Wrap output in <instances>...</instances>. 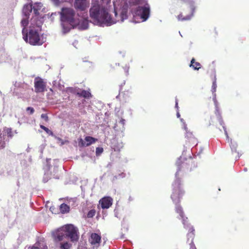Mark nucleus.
Here are the masks:
<instances>
[{
    "mask_svg": "<svg viewBox=\"0 0 249 249\" xmlns=\"http://www.w3.org/2000/svg\"><path fill=\"white\" fill-rule=\"evenodd\" d=\"M173 193L171 195V198L175 203H179L181 199L184 196L185 192L183 189L181 181L177 179L173 184Z\"/></svg>",
    "mask_w": 249,
    "mask_h": 249,
    "instance_id": "obj_5",
    "label": "nucleus"
},
{
    "mask_svg": "<svg viewBox=\"0 0 249 249\" xmlns=\"http://www.w3.org/2000/svg\"><path fill=\"white\" fill-rule=\"evenodd\" d=\"M85 140L86 143H85L82 139H81L79 141V143H80L82 146H88L95 142L97 141V139L90 136H87L85 137Z\"/></svg>",
    "mask_w": 249,
    "mask_h": 249,
    "instance_id": "obj_11",
    "label": "nucleus"
},
{
    "mask_svg": "<svg viewBox=\"0 0 249 249\" xmlns=\"http://www.w3.org/2000/svg\"><path fill=\"white\" fill-rule=\"evenodd\" d=\"M187 228L188 229V233L187 234L188 240L189 241L191 239V242L193 241L195 237V230L192 226H187Z\"/></svg>",
    "mask_w": 249,
    "mask_h": 249,
    "instance_id": "obj_16",
    "label": "nucleus"
},
{
    "mask_svg": "<svg viewBox=\"0 0 249 249\" xmlns=\"http://www.w3.org/2000/svg\"><path fill=\"white\" fill-rule=\"evenodd\" d=\"M223 128L224 129V131H225V133L226 135L228 136L227 132L226 131V130L225 127L224 126H223Z\"/></svg>",
    "mask_w": 249,
    "mask_h": 249,
    "instance_id": "obj_38",
    "label": "nucleus"
},
{
    "mask_svg": "<svg viewBox=\"0 0 249 249\" xmlns=\"http://www.w3.org/2000/svg\"><path fill=\"white\" fill-rule=\"evenodd\" d=\"M95 213H96V211L95 210L92 209V210H90L87 214V217H88V218L93 217L95 215Z\"/></svg>",
    "mask_w": 249,
    "mask_h": 249,
    "instance_id": "obj_25",
    "label": "nucleus"
},
{
    "mask_svg": "<svg viewBox=\"0 0 249 249\" xmlns=\"http://www.w3.org/2000/svg\"><path fill=\"white\" fill-rule=\"evenodd\" d=\"M62 26L64 32H68L71 29L74 28L79 23V19L76 18L75 13L73 9L63 8L60 13Z\"/></svg>",
    "mask_w": 249,
    "mask_h": 249,
    "instance_id": "obj_1",
    "label": "nucleus"
},
{
    "mask_svg": "<svg viewBox=\"0 0 249 249\" xmlns=\"http://www.w3.org/2000/svg\"><path fill=\"white\" fill-rule=\"evenodd\" d=\"M41 118L44 119L46 122H48L49 121V117L47 114H42L41 115Z\"/></svg>",
    "mask_w": 249,
    "mask_h": 249,
    "instance_id": "obj_32",
    "label": "nucleus"
},
{
    "mask_svg": "<svg viewBox=\"0 0 249 249\" xmlns=\"http://www.w3.org/2000/svg\"><path fill=\"white\" fill-rule=\"evenodd\" d=\"M37 29L34 26H30L28 32H25L23 35L24 40L32 45H41L43 43V41L41 39L38 33V27Z\"/></svg>",
    "mask_w": 249,
    "mask_h": 249,
    "instance_id": "obj_4",
    "label": "nucleus"
},
{
    "mask_svg": "<svg viewBox=\"0 0 249 249\" xmlns=\"http://www.w3.org/2000/svg\"><path fill=\"white\" fill-rule=\"evenodd\" d=\"M3 134L7 135L8 137L12 138L13 136L12 129L10 128H5L3 130Z\"/></svg>",
    "mask_w": 249,
    "mask_h": 249,
    "instance_id": "obj_22",
    "label": "nucleus"
},
{
    "mask_svg": "<svg viewBox=\"0 0 249 249\" xmlns=\"http://www.w3.org/2000/svg\"><path fill=\"white\" fill-rule=\"evenodd\" d=\"M33 10L35 15L37 16L39 15V12L37 9H36L35 7H33Z\"/></svg>",
    "mask_w": 249,
    "mask_h": 249,
    "instance_id": "obj_34",
    "label": "nucleus"
},
{
    "mask_svg": "<svg viewBox=\"0 0 249 249\" xmlns=\"http://www.w3.org/2000/svg\"><path fill=\"white\" fill-rule=\"evenodd\" d=\"M59 209L62 213H65L69 212L70 207L65 203H62L59 206Z\"/></svg>",
    "mask_w": 249,
    "mask_h": 249,
    "instance_id": "obj_18",
    "label": "nucleus"
},
{
    "mask_svg": "<svg viewBox=\"0 0 249 249\" xmlns=\"http://www.w3.org/2000/svg\"><path fill=\"white\" fill-rule=\"evenodd\" d=\"M44 131L49 135L53 136V132L51 130H50L48 128L46 127L45 129H44Z\"/></svg>",
    "mask_w": 249,
    "mask_h": 249,
    "instance_id": "obj_33",
    "label": "nucleus"
},
{
    "mask_svg": "<svg viewBox=\"0 0 249 249\" xmlns=\"http://www.w3.org/2000/svg\"><path fill=\"white\" fill-rule=\"evenodd\" d=\"M195 7L193 4H191L183 12L178 16V19L180 21L189 20L194 15Z\"/></svg>",
    "mask_w": 249,
    "mask_h": 249,
    "instance_id": "obj_6",
    "label": "nucleus"
},
{
    "mask_svg": "<svg viewBox=\"0 0 249 249\" xmlns=\"http://www.w3.org/2000/svg\"><path fill=\"white\" fill-rule=\"evenodd\" d=\"M4 140V134H2L0 130V149H2L5 147V142Z\"/></svg>",
    "mask_w": 249,
    "mask_h": 249,
    "instance_id": "obj_20",
    "label": "nucleus"
},
{
    "mask_svg": "<svg viewBox=\"0 0 249 249\" xmlns=\"http://www.w3.org/2000/svg\"><path fill=\"white\" fill-rule=\"evenodd\" d=\"M28 18H29L26 17V18H23L21 21V26L23 27L22 30V33L23 35H24V34L27 31L26 27L29 23Z\"/></svg>",
    "mask_w": 249,
    "mask_h": 249,
    "instance_id": "obj_19",
    "label": "nucleus"
},
{
    "mask_svg": "<svg viewBox=\"0 0 249 249\" xmlns=\"http://www.w3.org/2000/svg\"><path fill=\"white\" fill-rule=\"evenodd\" d=\"M177 116H178V117H180V115H179V114L178 113L177 114Z\"/></svg>",
    "mask_w": 249,
    "mask_h": 249,
    "instance_id": "obj_40",
    "label": "nucleus"
},
{
    "mask_svg": "<svg viewBox=\"0 0 249 249\" xmlns=\"http://www.w3.org/2000/svg\"><path fill=\"white\" fill-rule=\"evenodd\" d=\"M127 11H123L121 13L122 21H123L124 19L127 18Z\"/></svg>",
    "mask_w": 249,
    "mask_h": 249,
    "instance_id": "obj_27",
    "label": "nucleus"
},
{
    "mask_svg": "<svg viewBox=\"0 0 249 249\" xmlns=\"http://www.w3.org/2000/svg\"><path fill=\"white\" fill-rule=\"evenodd\" d=\"M176 106L177 107H178V103H177V102H176Z\"/></svg>",
    "mask_w": 249,
    "mask_h": 249,
    "instance_id": "obj_41",
    "label": "nucleus"
},
{
    "mask_svg": "<svg viewBox=\"0 0 249 249\" xmlns=\"http://www.w3.org/2000/svg\"><path fill=\"white\" fill-rule=\"evenodd\" d=\"M124 120H122V123H124Z\"/></svg>",
    "mask_w": 249,
    "mask_h": 249,
    "instance_id": "obj_43",
    "label": "nucleus"
},
{
    "mask_svg": "<svg viewBox=\"0 0 249 249\" xmlns=\"http://www.w3.org/2000/svg\"><path fill=\"white\" fill-rule=\"evenodd\" d=\"M40 127L41 128H42V129H43L44 130V129H45L46 128V127H45V126H44L43 125H40Z\"/></svg>",
    "mask_w": 249,
    "mask_h": 249,
    "instance_id": "obj_37",
    "label": "nucleus"
},
{
    "mask_svg": "<svg viewBox=\"0 0 249 249\" xmlns=\"http://www.w3.org/2000/svg\"><path fill=\"white\" fill-rule=\"evenodd\" d=\"M124 120H122V123H124Z\"/></svg>",
    "mask_w": 249,
    "mask_h": 249,
    "instance_id": "obj_42",
    "label": "nucleus"
},
{
    "mask_svg": "<svg viewBox=\"0 0 249 249\" xmlns=\"http://www.w3.org/2000/svg\"><path fill=\"white\" fill-rule=\"evenodd\" d=\"M90 16L95 21L100 24H107L110 25L115 23L110 15L105 8H101L99 5L92 6L89 10Z\"/></svg>",
    "mask_w": 249,
    "mask_h": 249,
    "instance_id": "obj_3",
    "label": "nucleus"
},
{
    "mask_svg": "<svg viewBox=\"0 0 249 249\" xmlns=\"http://www.w3.org/2000/svg\"><path fill=\"white\" fill-rule=\"evenodd\" d=\"M196 60L194 58H193L191 61V64L190 67L193 68L194 70H198L201 68V65L200 63L195 61Z\"/></svg>",
    "mask_w": 249,
    "mask_h": 249,
    "instance_id": "obj_17",
    "label": "nucleus"
},
{
    "mask_svg": "<svg viewBox=\"0 0 249 249\" xmlns=\"http://www.w3.org/2000/svg\"><path fill=\"white\" fill-rule=\"evenodd\" d=\"M71 247V245L68 242L61 243L60 246V249H69Z\"/></svg>",
    "mask_w": 249,
    "mask_h": 249,
    "instance_id": "obj_24",
    "label": "nucleus"
},
{
    "mask_svg": "<svg viewBox=\"0 0 249 249\" xmlns=\"http://www.w3.org/2000/svg\"><path fill=\"white\" fill-rule=\"evenodd\" d=\"M27 111H29V114L31 115L33 114L35 111V110L33 107H28L26 108Z\"/></svg>",
    "mask_w": 249,
    "mask_h": 249,
    "instance_id": "obj_28",
    "label": "nucleus"
},
{
    "mask_svg": "<svg viewBox=\"0 0 249 249\" xmlns=\"http://www.w3.org/2000/svg\"><path fill=\"white\" fill-rule=\"evenodd\" d=\"M33 10V5L31 4H26L24 6L22 12L23 15L27 18H29L30 13Z\"/></svg>",
    "mask_w": 249,
    "mask_h": 249,
    "instance_id": "obj_13",
    "label": "nucleus"
},
{
    "mask_svg": "<svg viewBox=\"0 0 249 249\" xmlns=\"http://www.w3.org/2000/svg\"><path fill=\"white\" fill-rule=\"evenodd\" d=\"M89 242L93 249H97L100 245L101 236L96 233H92L89 238Z\"/></svg>",
    "mask_w": 249,
    "mask_h": 249,
    "instance_id": "obj_8",
    "label": "nucleus"
},
{
    "mask_svg": "<svg viewBox=\"0 0 249 249\" xmlns=\"http://www.w3.org/2000/svg\"><path fill=\"white\" fill-rule=\"evenodd\" d=\"M137 13L140 16L143 21H145L149 16V6H139L137 8Z\"/></svg>",
    "mask_w": 249,
    "mask_h": 249,
    "instance_id": "obj_9",
    "label": "nucleus"
},
{
    "mask_svg": "<svg viewBox=\"0 0 249 249\" xmlns=\"http://www.w3.org/2000/svg\"><path fill=\"white\" fill-rule=\"evenodd\" d=\"M216 87L217 86L216 83V78H215L213 82L212 85V89L213 92H215L216 91Z\"/></svg>",
    "mask_w": 249,
    "mask_h": 249,
    "instance_id": "obj_30",
    "label": "nucleus"
},
{
    "mask_svg": "<svg viewBox=\"0 0 249 249\" xmlns=\"http://www.w3.org/2000/svg\"><path fill=\"white\" fill-rule=\"evenodd\" d=\"M35 91L36 93H42L47 90L46 83L39 77L35 78L34 80Z\"/></svg>",
    "mask_w": 249,
    "mask_h": 249,
    "instance_id": "obj_7",
    "label": "nucleus"
},
{
    "mask_svg": "<svg viewBox=\"0 0 249 249\" xmlns=\"http://www.w3.org/2000/svg\"><path fill=\"white\" fill-rule=\"evenodd\" d=\"M76 95L79 97H82L85 98H89L92 97V95L89 91L84 89L82 90L80 92H77Z\"/></svg>",
    "mask_w": 249,
    "mask_h": 249,
    "instance_id": "obj_15",
    "label": "nucleus"
},
{
    "mask_svg": "<svg viewBox=\"0 0 249 249\" xmlns=\"http://www.w3.org/2000/svg\"><path fill=\"white\" fill-rule=\"evenodd\" d=\"M53 235L57 241L68 238L73 242L77 241L79 238L78 230L72 224H67L58 229L53 233Z\"/></svg>",
    "mask_w": 249,
    "mask_h": 249,
    "instance_id": "obj_2",
    "label": "nucleus"
},
{
    "mask_svg": "<svg viewBox=\"0 0 249 249\" xmlns=\"http://www.w3.org/2000/svg\"><path fill=\"white\" fill-rule=\"evenodd\" d=\"M184 129L186 130V134H187V135H186V137H187L188 138H190L192 137V136L193 135V134L192 132H188V130H187V126H186V125L184 124Z\"/></svg>",
    "mask_w": 249,
    "mask_h": 249,
    "instance_id": "obj_26",
    "label": "nucleus"
},
{
    "mask_svg": "<svg viewBox=\"0 0 249 249\" xmlns=\"http://www.w3.org/2000/svg\"><path fill=\"white\" fill-rule=\"evenodd\" d=\"M74 7L76 9L84 11L88 7L86 0H75Z\"/></svg>",
    "mask_w": 249,
    "mask_h": 249,
    "instance_id": "obj_12",
    "label": "nucleus"
},
{
    "mask_svg": "<svg viewBox=\"0 0 249 249\" xmlns=\"http://www.w3.org/2000/svg\"><path fill=\"white\" fill-rule=\"evenodd\" d=\"M103 152V148L97 147L96 148V155H99V154H101Z\"/></svg>",
    "mask_w": 249,
    "mask_h": 249,
    "instance_id": "obj_29",
    "label": "nucleus"
},
{
    "mask_svg": "<svg viewBox=\"0 0 249 249\" xmlns=\"http://www.w3.org/2000/svg\"><path fill=\"white\" fill-rule=\"evenodd\" d=\"M176 212L179 214L180 218L182 219L183 224L185 225V218L184 216V213L182 208L180 205H176Z\"/></svg>",
    "mask_w": 249,
    "mask_h": 249,
    "instance_id": "obj_14",
    "label": "nucleus"
},
{
    "mask_svg": "<svg viewBox=\"0 0 249 249\" xmlns=\"http://www.w3.org/2000/svg\"><path fill=\"white\" fill-rule=\"evenodd\" d=\"M190 249H196L193 241L191 242V243H190Z\"/></svg>",
    "mask_w": 249,
    "mask_h": 249,
    "instance_id": "obj_35",
    "label": "nucleus"
},
{
    "mask_svg": "<svg viewBox=\"0 0 249 249\" xmlns=\"http://www.w3.org/2000/svg\"><path fill=\"white\" fill-rule=\"evenodd\" d=\"M215 107H216L215 113H216V114H217V115H218L217 117L218 118V120L219 121L220 124L223 125L224 124V122L222 119V117H221V115H220L219 110V109L218 108V107H217L216 101H215Z\"/></svg>",
    "mask_w": 249,
    "mask_h": 249,
    "instance_id": "obj_21",
    "label": "nucleus"
},
{
    "mask_svg": "<svg viewBox=\"0 0 249 249\" xmlns=\"http://www.w3.org/2000/svg\"><path fill=\"white\" fill-rule=\"evenodd\" d=\"M230 146H231V150L232 151H234L235 152H236V148H237V143L233 142H232L231 141V144H230Z\"/></svg>",
    "mask_w": 249,
    "mask_h": 249,
    "instance_id": "obj_23",
    "label": "nucleus"
},
{
    "mask_svg": "<svg viewBox=\"0 0 249 249\" xmlns=\"http://www.w3.org/2000/svg\"><path fill=\"white\" fill-rule=\"evenodd\" d=\"M40 244L39 242H36L35 244V246L31 247L30 249H39V247L41 248V246L39 245Z\"/></svg>",
    "mask_w": 249,
    "mask_h": 249,
    "instance_id": "obj_31",
    "label": "nucleus"
},
{
    "mask_svg": "<svg viewBox=\"0 0 249 249\" xmlns=\"http://www.w3.org/2000/svg\"><path fill=\"white\" fill-rule=\"evenodd\" d=\"M128 200L129 201H132L133 200V199L131 196H129Z\"/></svg>",
    "mask_w": 249,
    "mask_h": 249,
    "instance_id": "obj_39",
    "label": "nucleus"
},
{
    "mask_svg": "<svg viewBox=\"0 0 249 249\" xmlns=\"http://www.w3.org/2000/svg\"><path fill=\"white\" fill-rule=\"evenodd\" d=\"M68 91L69 92H71V93H74V94H76V93H77V92H75V89H73L72 88H69V89H68Z\"/></svg>",
    "mask_w": 249,
    "mask_h": 249,
    "instance_id": "obj_36",
    "label": "nucleus"
},
{
    "mask_svg": "<svg viewBox=\"0 0 249 249\" xmlns=\"http://www.w3.org/2000/svg\"><path fill=\"white\" fill-rule=\"evenodd\" d=\"M99 202L102 209H108L112 205L113 199L110 196H105L101 199Z\"/></svg>",
    "mask_w": 249,
    "mask_h": 249,
    "instance_id": "obj_10",
    "label": "nucleus"
}]
</instances>
